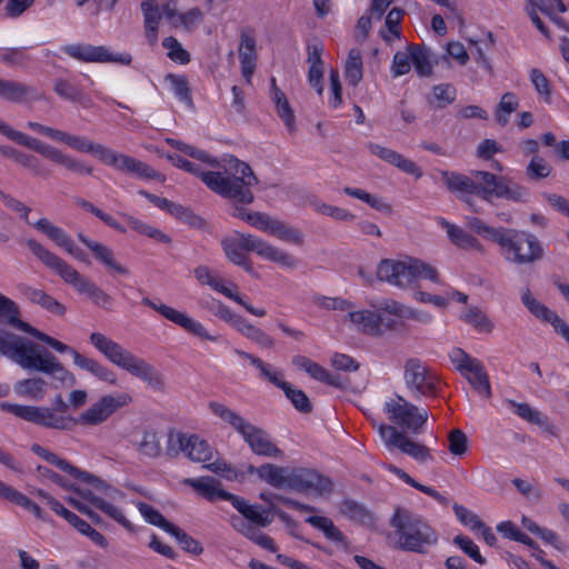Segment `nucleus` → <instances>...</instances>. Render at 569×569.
<instances>
[{
    "instance_id": "obj_1",
    "label": "nucleus",
    "mask_w": 569,
    "mask_h": 569,
    "mask_svg": "<svg viewBox=\"0 0 569 569\" xmlns=\"http://www.w3.org/2000/svg\"><path fill=\"white\" fill-rule=\"evenodd\" d=\"M0 355L24 370L50 376L61 387H73L76 376L60 360L30 339L0 328Z\"/></svg>"
},
{
    "instance_id": "obj_2",
    "label": "nucleus",
    "mask_w": 569,
    "mask_h": 569,
    "mask_svg": "<svg viewBox=\"0 0 569 569\" xmlns=\"http://www.w3.org/2000/svg\"><path fill=\"white\" fill-rule=\"evenodd\" d=\"M441 180L449 191L458 192L470 210L479 212V209L467 197L476 194L491 202L493 198L510 201H526L528 190L517 182L505 177L498 178L488 171H471L469 176L453 171H441Z\"/></svg>"
},
{
    "instance_id": "obj_3",
    "label": "nucleus",
    "mask_w": 569,
    "mask_h": 569,
    "mask_svg": "<svg viewBox=\"0 0 569 569\" xmlns=\"http://www.w3.org/2000/svg\"><path fill=\"white\" fill-rule=\"evenodd\" d=\"M174 164L188 172L201 177V180L213 192L230 199L234 204H250L254 200L251 188L258 183L252 169L243 161L230 158L224 172L200 171L198 166L176 156L171 157Z\"/></svg>"
},
{
    "instance_id": "obj_4",
    "label": "nucleus",
    "mask_w": 569,
    "mask_h": 569,
    "mask_svg": "<svg viewBox=\"0 0 569 569\" xmlns=\"http://www.w3.org/2000/svg\"><path fill=\"white\" fill-rule=\"evenodd\" d=\"M89 340L112 365L140 379L156 391L163 389L164 381L162 375L143 358L137 357L117 341L98 331L92 332L89 336Z\"/></svg>"
},
{
    "instance_id": "obj_5",
    "label": "nucleus",
    "mask_w": 569,
    "mask_h": 569,
    "mask_svg": "<svg viewBox=\"0 0 569 569\" xmlns=\"http://www.w3.org/2000/svg\"><path fill=\"white\" fill-rule=\"evenodd\" d=\"M27 247L39 261L54 271L67 284L73 287L79 295L87 296L94 305L106 310L112 309L113 298L58 254L34 239L27 240Z\"/></svg>"
},
{
    "instance_id": "obj_6",
    "label": "nucleus",
    "mask_w": 569,
    "mask_h": 569,
    "mask_svg": "<svg viewBox=\"0 0 569 569\" xmlns=\"http://www.w3.org/2000/svg\"><path fill=\"white\" fill-rule=\"evenodd\" d=\"M221 244L224 254L234 264L243 263L244 251H253L259 257L283 268L296 269L298 267V260L292 254L252 234L236 232L223 239Z\"/></svg>"
},
{
    "instance_id": "obj_7",
    "label": "nucleus",
    "mask_w": 569,
    "mask_h": 569,
    "mask_svg": "<svg viewBox=\"0 0 569 569\" xmlns=\"http://www.w3.org/2000/svg\"><path fill=\"white\" fill-rule=\"evenodd\" d=\"M396 529L397 546L406 551L425 552L438 540L436 531L420 517L405 509H397L391 518Z\"/></svg>"
},
{
    "instance_id": "obj_8",
    "label": "nucleus",
    "mask_w": 569,
    "mask_h": 569,
    "mask_svg": "<svg viewBox=\"0 0 569 569\" xmlns=\"http://www.w3.org/2000/svg\"><path fill=\"white\" fill-rule=\"evenodd\" d=\"M500 254L511 264L530 266L543 258V247L539 239L531 232L505 228L498 239Z\"/></svg>"
},
{
    "instance_id": "obj_9",
    "label": "nucleus",
    "mask_w": 569,
    "mask_h": 569,
    "mask_svg": "<svg viewBox=\"0 0 569 569\" xmlns=\"http://www.w3.org/2000/svg\"><path fill=\"white\" fill-rule=\"evenodd\" d=\"M0 133L6 136L13 142L23 146L32 151L38 152L49 161L62 166L68 171L84 176L92 174L93 168L86 162L64 153L62 150L42 142L41 140L30 137L21 131L10 127L8 123L0 120Z\"/></svg>"
},
{
    "instance_id": "obj_10",
    "label": "nucleus",
    "mask_w": 569,
    "mask_h": 569,
    "mask_svg": "<svg viewBox=\"0 0 569 569\" xmlns=\"http://www.w3.org/2000/svg\"><path fill=\"white\" fill-rule=\"evenodd\" d=\"M0 409L47 429L70 431L77 426L76 418L51 407L1 402Z\"/></svg>"
},
{
    "instance_id": "obj_11",
    "label": "nucleus",
    "mask_w": 569,
    "mask_h": 569,
    "mask_svg": "<svg viewBox=\"0 0 569 569\" xmlns=\"http://www.w3.org/2000/svg\"><path fill=\"white\" fill-rule=\"evenodd\" d=\"M232 216L270 236L277 237L279 240L284 242L296 246H302L305 242V237L301 230L290 227L283 221L274 219L267 213L249 211L236 204L232 210Z\"/></svg>"
},
{
    "instance_id": "obj_12",
    "label": "nucleus",
    "mask_w": 569,
    "mask_h": 569,
    "mask_svg": "<svg viewBox=\"0 0 569 569\" xmlns=\"http://www.w3.org/2000/svg\"><path fill=\"white\" fill-rule=\"evenodd\" d=\"M31 451L40 457L41 459L46 460L48 463L57 467L61 471L70 475L72 478L80 480L83 483H87L91 486L97 491H100L104 493L108 498L111 500L118 501L122 500L124 498V493L120 490L112 488L110 485H108L104 480L96 477L94 475L81 470L78 467L71 465L68 460L64 458L58 456L57 453L41 447L40 445H32Z\"/></svg>"
},
{
    "instance_id": "obj_13",
    "label": "nucleus",
    "mask_w": 569,
    "mask_h": 569,
    "mask_svg": "<svg viewBox=\"0 0 569 569\" xmlns=\"http://www.w3.org/2000/svg\"><path fill=\"white\" fill-rule=\"evenodd\" d=\"M383 411L390 422L413 433H420L428 420L425 408H419L398 395L385 402Z\"/></svg>"
},
{
    "instance_id": "obj_14",
    "label": "nucleus",
    "mask_w": 569,
    "mask_h": 569,
    "mask_svg": "<svg viewBox=\"0 0 569 569\" xmlns=\"http://www.w3.org/2000/svg\"><path fill=\"white\" fill-rule=\"evenodd\" d=\"M449 359L456 370L460 372L475 390L486 398L491 397L489 376L480 360L469 356L460 348L452 349L449 353Z\"/></svg>"
},
{
    "instance_id": "obj_15",
    "label": "nucleus",
    "mask_w": 569,
    "mask_h": 569,
    "mask_svg": "<svg viewBox=\"0 0 569 569\" xmlns=\"http://www.w3.org/2000/svg\"><path fill=\"white\" fill-rule=\"evenodd\" d=\"M37 470L41 477L47 478L50 481L58 485L59 487H61L62 489L74 492L79 495L81 498L90 501L94 507H97L99 510H101L103 513H106L108 517H110L124 528H131L130 521L126 518L121 509L106 501L103 498L97 496L92 490L80 489L76 485L69 482L63 477L46 467L39 466Z\"/></svg>"
},
{
    "instance_id": "obj_16",
    "label": "nucleus",
    "mask_w": 569,
    "mask_h": 569,
    "mask_svg": "<svg viewBox=\"0 0 569 569\" xmlns=\"http://www.w3.org/2000/svg\"><path fill=\"white\" fill-rule=\"evenodd\" d=\"M405 382L413 397H433L438 392L437 376L419 359H408L405 365Z\"/></svg>"
},
{
    "instance_id": "obj_17",
    "label": "nucleus",
    "mask_w": 569,
    "mask_h": 569,
    "mask_svg": "<svg viewBox=\"0 0 569 569\" xmlns=\"http://www.w3.org/2000/svg\"><path fill=\"white\" fill-rule=\"evenodd\" d=\"M377 429L389 451L399 449L402 453L410 456L418 462L432 460L428 447L411 440L406 433L399 431L396 426L380 423Z\"/></svg>"
},
{
    "instance_id": "obj_18",
    "label": "nucleus",
    "mask_w": 569,
    "mask_h": 569,
    "mask_svg": "<svg viewBox=\"0 0 569 569\" xmlns=\"http://www.w3.org/2000/svg\"><path fill=\"white\" fill-rule=\"evenodd\" d=\"M69 57L86 63H119L128 66L132 61L129 53H114L106 46L74 43L62 47Z\"/></svg>"
},
{
    "instance_id": "obj_19",
    "label": "nucleus",
    "mask_w": 569,
    "mask_h": 569,
    "mask_svg": "<svg viewBox=\"0 0 569 569\" xmlns=\"http://www.w3.org/2000/svg\"><path fill=\"white\" fill-rule=\"evenodd\" d=\"M129 393H116L101 397L76 419L77 425L94 427L107 421L119 408L129 405Z\"/></svg>"
},
{
    "instance_id": "obj_20",
    "label": "nucleus",
    "mask_w": 569,
    "mask_h": 569,
    "mask_svg": "<svg viewBox=\"0 0 569 569\" xmlns=\"http://www.w3.org/2000/svg\"><path fill=\"white\" fill-rule=\"evenodd\" d=\"M44 343L59 353H69L73 359L74 366L81 370L88 371L97 379L113 386L118 383L117 375L98 360L80 353L74 348L52 338L51 336L46 338Z\"/></svg>"
},
{
    "instance_id": "obj_21",
    "label": "nucleus",
    "mask_w": 569,
    "mask_h": 569,
    "mask_svg": "<svg viewBox=\"0 0 569 569\" xmlns=\"http://www.w3.org/2000/svg\"><path fill=\"white\" fill-rule=\"evenodd\" d=\"M183 452L190 460L208 462L212 458V448L198 436L170 432L168 436L167 453L174 457Z\"/></svg>"
},
{
    "instance_id": "obj_22",
    "label": "nucleus",
    "mask_w": 569,
    "mask_h": 569,
    "mask_svg": "<svg viewBox=\"0 0 569 569\" xmlns=\"http://www.w3.org/2000/svg\"><path fill=\"white\" fill-rule=\"evenodd\" d=\"M142 303L144 306L153 309L154 311L159 312L167 320L181 327L187 332H189L202 340H210V341L217 340V337L211 336L201 322L192 319L184 311L177 310V309H174L170 306H167L164 303H157L149 298H143Z\"/></svg>"
},
{
    "instance_id": "obj_23",
    "label": "nucleus",
    "mask_w": 569,
    "mask_h": 569,
    "mask_svg": "<svg viewBox=\"0 0 569 569\" xmlns=\"http://www.w3.org/2000/svg\"><path fill=\"white\" fill-rule=\"evenodd\" d=\"M286 489L299 492L329 493L332 490L330 479L319 475L315 470L306 468H289Z\"/></svg>"
},
{
    "instance_id": "obj_24",
    "label": "nucleus",
    "mask_w": 569,
    "mask_h": 569,
    "mask_svg": "<svg viewBox=\"0 0 569 569\" xmlns=\"http://www.w3.org/2000/svg\"><path fill=\"white\" fill-rule=\"evenodd\" d=\"M193 273L194 278L198 280L199 283L211 287V289H213L214 291L226 296L227 298L242 306L249 313L257 317H264L267 315L264 309L254 308L252 305L246 301L239 293L233 292L231 289L226 287L223 284L222 279L218 274H216V272L212 271L209 267L199 266L194 269Z\"/></svg>"
},
{
    "instance_id": "obj_25",
    "label": "nucleus",
    "mask_w": 569,
    "mask_h": 569,
    "mask_svg": "<svg viewBox=\"0 0 569 569\" xmlns=\"http://www.w3.org/2000/svg\"><path fill=\"white\" fill-rule=\"evenodd\" d=\"M101 161L108 166H112L119 171L134 174L140 178L158 179L160 177L159 173L140 160L127 154L117 153L108 148L104 149Z\"/></svg>"
},
{
    "instance_id": "obj_26",
    "label": "nucleus",
    "mask_w": 569,
    "mask_h": 569,
    "mask_svg": "<svg viewBox=\"0 0 569 569\" xmlns=\"http://www.w3.org/2000/svg\"><path fill=\"white\" fill-rule=\"evenodd\" d=\"M376 311L366 309H353L346 313L343 321L348 323L350 329L373 337L382 335V316L377 308Z\"/></svg>"
},
{
    "instance_id": "obj_27",
    "label": "nucleus",
    "mask_w": 569,
    "mask_h": 569,
    "mask_svg": "<svg viewBox=\"0 0 569 569\" xmlns=\"http://www.w3.org/2000/svg\"><path fill=\"white\" fill-rule=\"evenodd\" d=\"M38 231L48 237L57 247L77 258L86 261V254L77 247L72 238L60 227L53 224L49 219L41 218L32 224Z\"/></svg>"
},
{
    "instance_id": "obj_28",
    "label": "nucleus",
    "mask_w": 569,
    "mask_h": 569,
    "mask_svg": "<svg viewBox=\"0 0 569 569\" xmlns=\"http://www.w3.org/2000/svg\"><path fill=\"white\" fill-rule=\"evenodd\" d=\"M409 258L405 260H382L377 268V277L399 288L410 287V263Z\"/></svg>"
},
{
    "instance_id": "obj_29",
    "label": "nucleus",
    "mask_w": 569,
    "mask_h": 569,
    "mask_svg": "<svg viewBox=\"0 0 569 569\" xmlns=\"http://www.w3.org/2000/svg\"><path fill=\"white\" fill-rule=\"evenodd\" d=\"M250 449L259 456L281 457L282 451L271 441L270 436L251 423L241 433Z\"/></svg>"
},
{
    "instance_id": "obj_30",
    "label": "nucleus",
    "mask_w": 569,
    "mask_h": 569,
    "mask_svg": "<svg viewBox=\"0 0 569 569\" xmlns=\"http://www.w3.org/2000/svg\"><path fill=\"white\" fill-rule=\"evenodd\" d=\"M367 148L371 154L413 176L416 179L422 177L421 169L412 160L405 158L399 152L373 142L368 143Z\"/></svg>"
},
{
    "instance_id": "obj_31",
    "label": "nucleus",
    "mask_w": 569,
    "mask_h": 569,
    "mask_svg": "<svg viewBox=\"0 0 569 569\" xmlns=\"http://www.w3.org/2000/svg\"><path fill=\"white\" fill-rule=\"evenodd\" d=\"M238 51L242 76L247 82H250L257 66L256 38L253 31L250 28H244L241 30Z\"/></svg>"
},
{
    "instance_id": "obj_32",
    "label": "nucleus",
    "mask_w": 569,
    "mask_h": 569,
    "mask_svg": "<svg viewBox=\"0 0 569 569\" xmlns=\"http://www.w3.org/2000/svg\"><path fill=\"white\" fill-rule=\"evenodd\" d=\"M0 321L7 322L17 329L31 335L38 340L44 342L49 335L31 327L29 323L19 319V308L14 301L0 293Z\"/></svg>"
},
{
    "instance_id": "obj_33",
    "label": "nucleus",
    "mask_w": 569,
    "mask_h": 569,
    "mask_svg": "<svg viewBox=\"0 0 569 569\" xmlns=\"http://www.w3.org/2000/svg\"><path fill=\"white\" fill-rule=\"evenodd\" d=\"M371 307L400 319H410L420 323H429L431 321V316L428 312L412 309L393 299H381L376 303H371Z\"/></svg>"
},
{
    "instance_id": "obj_34",
    "label": "nucleus",
    "mask_w": 569,
    "mask_h": 569,
    "mask_svg": "<svg viewBox=\"0 0 569 569\" xmlns=\"http://www.w3.org/2000/svg\"><path fill=\"white\" fill-rule=\"evenodd\" d=\"M141 11L143 14V32L150 46L158 42L159 24L161 21V10L157 0H142Z\"/></svg>"
},
{
    "instance_id": "obj_35",
    "label": "nucleus",
    "mask_w": 569,
    "mask_h": 569,
    "mask_svg": "<svg viewBox=\"0 0 569 569\" xmlns=\"http://www.w3.org/2000/svg\"><path fill=\"white\" fill-rule=\"evenodd\" d=\"M78 239L84 246H87L92 251L94 257L100 262H102L110 271H113L121 276L129 274V270L117 261V259L114 258V253L110 248H108L107 246H104L100 242L90 240L83 233H79Z\"/></svg>"
},
{
    "instance_id": "obj_36",
    "label": "nucleus",
    "mask_w": 569,
    "mask_h": 569,
    "mask_svg": "<svg viewBox=\"0 0 569 569\" xmlns=\"http://www.w3.org/2000/svg\"><path fill=\"white\" fill-rule=\"evenodd\" d=\"M239 511L241 517L251 521L257 527L264 528L272 522V518L267 509L260 505H249L244 499L232 495L229 500Z\"/></svg>"
},
{
    "instance_id": "obj_37",
    "label": "nucleus",
    "mask_w": 569,
    "mask_h": 569,
    "mask_svg": "<svg viewBox=\"0 0 569 569\" xmlns=\"http://www.w3.org/2000/svg\"><path fill=\"white\" fill-rule=\"evenodd\" d=\"M19 290L30 302L40 306L47 311L56 316H63L66 313V307L43 290L28 284H20Z\"/></svg>"
},
{
    "instance_id": "obj_38",
    "label": "nucleus",
    "mask_w": 569,
    "mask_h": 569,
    "mask_svg": "<svg viewBox=\"0 0 569 569\" xmlns=\"http://www.w3.org/2000/svg\"><path fill=\"white\" fill-rule=\"evenodd\" d=\"M48 389L49 382L38 376L18 380L13 385L14 393L18 397L33 401H41L46 397Z\"/></svg>"
},
{
    "instance_id": "obj_39",
    "label": "nucleus",
    "mask_w": 569,
    "mask_h": 569,
    "mask_svg": "<svg viewBox=\"0 0 569 569\" xmlns=\"http://www.w3.org/2000/svg\"><path fill=\"white\" fill-rule=\"evenodd\" d=\"M440 224L443 229H446L447 236L450 239L451 243H453L458 248L463 250L483 252V246L476 237H473L467 230L462 229L459 226L450 223L443 219L441 220Z\"/></svg>"
},
{
    "instance_id": "obj_40",
    "label": "nucleus",
    "mask_w": 569,
    "mask_h": 569,
    "mask_svg": "<svg viewBox=\"0 0 569 569\" xmlns=\"http://www.w3.org/2000/svg\"><path fill=\"white\" fill-rule=\"evenodd\" d=\"M0 97L11 102L39 99L34 88L21 82L3 79H0Z\"/></svg>"
},
{
    "instance_id": "obj_41",
    "label": "nucleus",
    "mask_w": 569,
    "mask_h": 569,
    "mask_svg": "<svg viewBox=\"0 0 569 569\" xmlns=\"http://www.w3.org/2000/svg\"><path fill=\"white\" fill-rule=\"evenodd\" d=\"M408 49L411 50L412 64L418 76L431 77L435 66L438 64V60L431 49L418 44H408Z\"/></svg>"
},
{
    "instance_id": "obj_42",
    "label": "nucleus",
    "mask_w": 569,
    "mask_h": 569,
    "mask_svg": "<svg viewBox=\"0 0 569 569\" xmlns=\"http://www.w3.org/2000/svg\"><path fill=\"white\" fill-rule=\"evenodd\" d=\"M184 483L191 486L210 501L218 499L230 500L232 493L224 491L219 481L211 478L186 479Z\"/></svg>"
},
{
    "instance_id": "obj_43",
    "label": "nucleus",
    "mask_w": 569,
    "mask_h": 569,
    "mask_svg": "<svg viewBox=\"0 0 569 569\" xmlns=\"http://www.w3.org/2000/svg\"><path fill=\"white\" fill-rule=\"evenodd\" d=\"M56 141L62 142L79 152L96 154L100 160L106 149L102 144L94 143L84 137L71 134L63 130L59 131Z\"/></svg>"
},
{
    "instance_id": "obj_44",
    "label": "nucleus",
    "mask_w": 569,
    "mask_h": 569,
    "mask_svg": "<svg viewBox=\"0 0 569 569\" xmlns=\"http://www.w3.org/2000/svg\"><path fill=\"white\" fill-rule=\"evenodd\" d=\"M306 522L322 531L326 538L329 540L339 542L343 545V547H347L348 542L346 536L335 526L330 518L322 516H310L306 519Z\"/></svg>"
},
{
    "instance_id": "obj_45",
    "label": "nucleus",
    "mask_w": 569,
    "mask_h": 569,
    "mask_svg": "<svg viewBox=\"0 0 569 569\" xmlns=\"http://www.w3.org/2000/svg\"><path fill=\"white\" fill-rule=\"evenodd\" d=\"M271 99L276 104L277 113L282 119L287 128L295 129V114L284 93L276 86L272 79Z\"/></svg>"
},
{
    "instance_id": "obj_46",
    "label": "nucleus",
    "mask_w": 569,
    "mask_h": 569,
    "mask_svg": "<svg viewBox=\"0 0 569 569\" xmlns=\"http://www.w3.org/2000/svg\"><path fill=\"white\" fill-rule=\"evenodd\" d=\"M209 408L213 415H216L221 420L230 425L240 435L243 432L246 428H248V425L250 423L236 411L231 410L230 408L220 402L212 401L209 403Z\"/></svg>"
},
{
    "instance_id": "obj_47",
    "label": "nucleus",
    "mask_w": 569,
    "mask_h": 569,
    "mask_svg": "<svg viewBox=\"0 0 569 569\" xmlns=\"http://www.w3.org/2000/svg\"><path fill=\"white\" fill-rule=\"evenodd\" d=\"M258 476L276 488L286 489L288 467H278L274 465H262L257 469Z\"/></svg>"
},
{
    "instance_id": "obj_48",
    "label": "nucleus",
    "mask_w": 569,
    "mask_h": 569,
    "mask_svg": "<svg viewBox=\"0 0 569 569\" xmlns=\"http://www.w3.org/2000/svg\"><path fill=\"white\" fill-rule=\"evenodd\" d=\"M345 77L350 86L356 87L363 77V64L359 49H351L345 64Z\"/></svg>"
},
{
    "instance_id": "obj_49",
    "label": "nucleus",
    "mask_w": 569,
    "mask_h": 569,
    "mask_svg": "<svg viewBox=\"0 0 569 569\" xmlns=\"http://www.w3.org/2000/svg\"><path fill=\"white\" fill-rule=\"evenodd\" d=\"M456 88L450 83H441L432 87L428 98L429 103L436 109H443L456 100Z\"/></svg>"
},
{
    "instance_id": "obj_50",
    "label": "nucleus",
    "mask_w": 569,
    "mask_h": 569,
    "mask_svg": "<svg viewBox=\"0 0 569 569\" xmlns=\"http://www.w3.org/2000/svg\"><path fill=\"white\" fill-rule=\"evenodd\" d=\"M409 263L410 286L412 284L413 281L420 279H427L435 283L440 282L439 272L433 266L412 257L409 258Z\"/></svg>"
},
{
    "instance_id": "obj_51",
    "label": "nucleus",
    "mask_w": 569,
    "mask_h": 569,
    "mask_svg": "<svg viewBox=\"0 0 569 569\" xmlns=\"http://www.w3.org/2000/svg\"><path fill=\"white\" fill-rule=\"evenodd\" d=\"M465 223L470 231L495 242L496 244L498 243V239H500L505 230V227H491L477 217H467Z\"/></svg>"
},
{
    "instance_id": "obj_52",
    "label": "nucleus",
    "mask_w": 569,
    "mask_h": 569,
    "mask_svg": "<svg viewBox=\"0 0 569 569\" xmlns=\"http://www.w3.org/2000/svg\"><path fill=\"white\" fill-rule=\"evenodd\" d=\"M521 301L527 309L538 319L551 323L553 318L558 315L550 310L547 306L538 301L530 292L529 289H525L521 293Z\"/></svg>"
},
{
    "instance_id": "obj_53",
    "label": "nucleus",
    "mask_w": 569,
    "mask_h": 569,
    "mask_svg": "<svg viewBox=\"0 0 569 569\" xmlns=\"http://www.w3.org/2000/svg\"><path fill=\"white\" fill-rule=\"evenodd\" d=\"M403 14L405 11L399 8H393L388 12L386 17L385 28L380 30L381 37L388 43H391L396 39H400L401 30L399 26Z\"/></svg>"
},
{
    "instance_id": "obj_54",
    "label": "nucleus",
    "mask_w": 569,
    "mask_h": 569,
    "mask_svg": "<svg viewBox=\"0 0 569 569\" xmlns=\"http://www.w3.org/2000/svg\"><path fill=\"white\" fill-rule=\"evenodd\" d=\"M461 319L480 332L490 333L493 330V323L491 320L477 307L467 309L461 315Z\"/></svg>"
},
{
    "instance_id": "obj_55",
    "label": "nucleus",
    "mask_w": 569,
    "mask_h": 569,
    "mask_svg": "<svg viewBox=\"0 0 569 569\" xmlns=\"http://www.w3.org/2000/svg\"><path fill=\"white\" fill-rule=\"evenodd\" d=\"M164 81L169 84L174 96L188 106H192L191 90L188 79L184 76L169 73L164 77Z\"/></svg>"
},
{
    "instance_id": "obj_56",
    "label": "nucleus",
    "mask_w": 569,
    "mask_h": 569,
    "mask_svg": "<svg viewBox=\"0 0 569 569\" xmlns=\"http://www.w3.org/2000/svg\"><path fill=\"white\" fill-rule=\"evenodd\" d=\"M507 405L523 420L540 427L548 425V418L540 411L533 409L528 403H518L513 400H507Z\"/></svg>"
},
{
    "instance_id": "obj_57",
    "label": "nucleus",
    "mask_w": 569,
    "mask_h": 569,
    "mask_svg": "<svg viewBox=\"0 0 569 569\" xmlns=\"http://www.w3.org/2000/svg\"><path fill=\"white\" fill-rule=\"evenodd\" d=\"M310 206L316 212L331 217L332 219L339 221H352L356 218L355 214L351 213L350 211L340 207L328 204L319 199H312L310 201Z\"/></svg>"
},
{
    "instance_id": "obj_58",
    "label": "nucleus",
    "mask_w": 569,
    "mask_h": 569,
    "mask_svg": "<svg viewBox=\"0 0 569 569\" xmlns=\"http://www.w3.org/2000/svg\"><path fill=\"white\" fill-rule=\"evenodd\" d=\"M237 330L262 348L271 349L274 346V340L269 335L249 323L246 319L242 320Z\"/></svg>"
},
{
    "instance_id": "obj_59",
    "label": "nucleus",
    "mask_w": 569,
    "mask_h": 569,
    "mask_svg": "<svg viewBox=\"0 0 569 569\" xmlns=\"http://www.w3.org/2000/svg\"><path fill=\"white\" fill-rule=\"evenodd\" d=\"M519 107V100L513 92L505 93L497 107L495 117L498 123L505 127L509 122V116Z\"/></svg>"
},
{
    "instance_id": "obj_60",
    "label": "nucleus",
    "mask_w": 569,
    "mask_h": 569,
    "mask_svg": "<svg viewBox=\"0 0 569 569\" xmlns=\"http://www.w3.org/2000/svg\"><path fill=\"white\" fill-rule=\"evenodd\" d=\"M52 89L60 98L67 101L82 102L84 100L82 91L66 79H54Z\"/></svg>"
},
{
    "instance_id": "obj_61",
    "label": "nucleus",
    "mask_w": 569,
    "mask_h": 569,
    "mask_svg": "<svg viewBox=\"0 0 569 569\" xmlns=\"http://www.w3.org/2000/svg\"><path fill=\"white\" fill-rule=\"evenodd\" d=\"M123 217L126 218L129 226L137 232H139L143 236H147L149 238H152L159 242H163V243L170 242V238L167 234H164L162 231H160L159 229H157V228H154V227H152L132 216L124 214Z\"/></svg>"
},
{
    "instance_id": "obj_62",
    "label": "nucleus",
    "mask_w": 569,
    "mask_h": 569,
    "mask_svg": "<svg viewBox=\"0 0 569 569\" xmlns=\"http://www.w3.org/2000/svg\"><path fill=\"white\" fill-rule=\"evenodd\" d=\"M280 389L283 390L284 395L297 410L303 413L311 411L310 400L302 390L293 388L289 382L286 381L283 385H281Z\"/></svg>"
},
{
    "instance_id": "obj_63",
    "label": "nucleus",
    "mask_w": 569,
    "mask_h": 569,
    "mask_svg": "<svg viewBox=\"0 0 569 569\" xmlns=\"http://www.w3.org/2000/svg\"><path fill=\"white\" fill-rule=\"evenodd\" d=\"M163 48L170 60L180 64H187L190 61V54L182 48V44L174 37H167L162 41Z\"/></svg>"
},
{
    "instance_id": "obj_64",
    "label": "nucleus",
    "mask_w": 569,
    "mask_h": 569,
    "mask_svg": "<svg viewBox=\"0 0 569 569\" xmlns=\"http://www.w3.org/2000/svg\"><path fill=\"white\" fill-rule=\"evenodd\" d=\"M307 373L318 381L328 383L337 388H345L347 386L346 381H343L340 378V376L330 373L326 368L313 361L309 366V370Z\"/></svg>"
}]
</instances>
